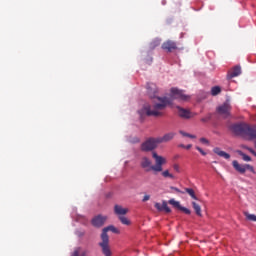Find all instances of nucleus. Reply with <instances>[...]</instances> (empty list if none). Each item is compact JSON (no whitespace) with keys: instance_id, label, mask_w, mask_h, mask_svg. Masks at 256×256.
I'll use <instances>...</instances> for the list:
<instances>
[{"instance_id":"obj_1","label":"nucleus","mask_w":256,"mask_h":256,"mask_svg":"<svg viewBox=\"0 0 256 256\" xmlns=\"http://www.w3.org/2000/svg\"><path fill=\"white\" fill-rule=\"evenodd\" d=\"M148 95L153 98V106L145 105L143 109L138 111L139 115L143 117V115L159 117L162 115L163 109L168 105H171L175 99L177 101H189V95L185 94L183 90H179L178 88H171L170 90V98L167 97H157L155 93H157V86L155 84L147 85Z\"/></svg>"},{"instance_id":"obj_2","label":"nucleus","mask_w":256,"mask_h":256,"mask_svg":"<svg viewBox=\"0 0 256 256\" xmlns=\"http://www.w3.org/2000/svg\"><path fill=\"white\" fill-rule=\"evenodd\" d=\"M152 158L155 161V165L151 162V159L144 156L141 159L140 165L142 169L146 171H155V173H161L163 171V165L167 164V158L160 156L157 152H152Z\"/></svg>"},{"instance_id":"obj_3","label":"nucleus","mask_w":256,"mask_h":256,"mask_svg":"<svg viewBox=\"0 0 256 256\" xmlns=\"http://www.w3.org/2000/svg\"><path fill=\"white\" fill-rule=\"evenodd\" d=\"M108 231H112V233H119V229H117L115 226H108L103 229L99 246L101 247L104 256L112 255L111 247L109 246V236L107 235Z\"/></svg>"},{"instance_id":"obj_4","label":"nucleus","mask_w":256,"mask_h":256,"mask_svg":"<svg viewBox=\"0 0 256 256\" xmlns=\"http://www.w3.org/2000/svg\"><path fill=\"white\" fill-rule=\"evenodd\" d=\"M232 165H233L235 171H237L241 175H245V173H247V171H250V173H253L254 175L256 173L255 168L251 164H239V162L237 160H234L232 162Z\"/></svg>"},{"instance_id":"obj_5","label":"nucleus","mask_w":256,"mask_h":256,"mask_svg":"<svg viewBox=\"0 0 256 256\" xmlns=\"http://www.w3.org/2000/svg\"><path fill=\"white\" fill-rule=\"evenodd\" d=\"M159 142L157 138H149L141 144V151H153V149H157Z\"/></svg>"},{"instance_id":"obj_6","label":"nucleus","mask_w":256,"mask_h":256,"mask_svg":"<svg viewBox=\"0 0 256 256\" xmlns=\"http://www.w3.org/2000/svg\"><path fill=\"white\" fill-rule=\"evenodd\" d=\"M177 110L179 117L182 119H192V117H195L196 115L195 113L191 112V110L185 108L177 107Z\"/></svg>"},{"instance_id":"obj_7","label":"nucleus","mask_w":256,"mask_h":256,"mask_svg":"<svg viewBox=\"0 0 256 256\" xmlns=\"http://www.w3.org/2000/svg\"><path fill=\"white\" fill-rule=\"evenodd\" d=\"M230 111L231 105L229 104V102H226L217 108V112L221 115V117H229Z\"/></svg>"},{"instance_id":"obj_8","label":"nucleus","mask_w":256,"mask_h":256,"mask_svg":"<svg viewBox=\"0 0 256 256\" xmlns=\"http://www.w3.org/2000/svg\"><path fill=\"white\" fill-rule=\"evenodd\" d=\"M106 221H107V216L98 215L92 219V225L94 227H102V225H105Z\"/></svg>"},{"instance_id":"obj_9","label":"nucleus","mask_w":256,"mask_h":256,"mask_svg":"<svg viewBox=\"0 0 256 256\" xmlns=\"http://www.w3.org/2000/svg\"><path fill=\"white\" fill-rule=\"evenodd\" d=\"M173 137H175V132H169L162 137H157L156 139L158 143L161 144V143H167L168 141H171Z\"/></svg>"},{"instance_id":"obj_10","label":"nucleus","mask_w":256,"mask_h":256,"mask_svg":"<svg viewBox=\"0 0 256 256\" xmlns=\"http://www.w3.org/2000/svg\"><path fill=\"white\" fill-rule=\"evenodd\" d=\"M213 153L218 155V157H223V159H231V155H229V153L221 150V148H219V147L214 148Z\"/></svg>"},{"instance_id":"obj_11","label":"nucleus","mask_w":256,"mask_h":256,"mask_svg":"<svg viewBox=\"0 0 256 256\" xmlns=\"http://www.w3.org/2000/svg\"><path fill=\"white\" fill-rule=\"evenodd\" d=\"M114 211H115L116 215H119V217H123V216L127 215V213H129V209L124 208L119 205H116L114 207Z\"/></svg>"},{"instance_id":"obj_12","label":"nucleus","mask_w":256,"mask_h":256,"mask_svg":"<svg viewBox=\"0 0 256 256\" xmlns=\"http://www.w3.org/2000/svg\"><path fill=\"white\" fill-rule=\"evenodd\" d=\"M177 45L175 44V42L172 41H167L162 45V49H164L165 51H173V49H176Z\"/></svg>"},{"instance_id":"obj_13","label":"nucleus","mask_w":256,"mask_h":256,"mask_svg":"<svg viewBox=\"0 0 256 256\" xmlns=\"http://www.w3.org/2000/svg\"><path fill=\"white\" fill-rule=\"evenodd\" d=\"M241 73V67L235 66L229 73L230 79H233V77H239V74Z\"/></svg>"},{"instance_id":"obj_14","label":"nucleus","mask_w":256,"mask_h":256,"mask_svg":"<svg viewBox=\"0 0 256 256\" xmlns=\"http://www.w3.org/2000/svg\"><path fill=\"white\" fill-rule=\"evenodd\" d=\"M192 207H193L196 215H198V217H201V215H202L201 206L199 204H197L196 202H192Z\"/></svg>"},{"instance_id":"obj_15","label":"nucleus","mask_w":256,"mask_h":256,"mask_svg":"<svg viewBox=\"0 0 256 256\" xmlns=\"http://www.w3.org/2000/svg\"><path fill=\"white\" fill-rule=\"evenodd\" d=\"M185 191L186 193H188V195H190L192 199H194L195 201H199V198H197V196L195 195V190L191 188H186Z\"/></svg>"},{"instance_id":"obj_16","label":"nucleus","mask_w":256,"mask_h":256,"mask_svg":"<svg viewBox=\"0 0 256 256\" xmlns=\"http://www.w3.org/2000/svg\"><path fill=\"white\" fill-rule=\"evenodd\" d=\"M168 203L169 205H172V207H175L176 209H181V203L175 199H170Z\"/></svg>"},{"instance_id":"obj_17","label":"nucleus","mask_w":256,"mask_h":256,"mask_svg":"<svg viewBox=\"0 0 256 256\" xmlns=\"http://www.w3.org/2000/svg\"><path fill=\"white\" fill-rule=\"evenodd\" d=\"M179 133H180V135H181L182 137H188V139H197V136H196V135L189 134V133H187V132H185V131H183V130H180Z\"/></svg>"},{"instance_id":"obj_18","label":"nucleus","mask_w":256,"mask_h":256,"mask_svg":"<svg viewBox=\"0 0 256 256\" xmlns=\"http://www.w3.org/2000/svg\"><path fill=\"white\" fill-rule=\"evenodd\" d=\"M244 215H245V217H246V219H247L248 221H254V222H256V215H255V214H251V213H249V212H245Z\"/></svg>"},{"instance_id":"obj_19","label":"nucleus","mask_w":256,"mask_h":256,"mask_svg":"<svg viewBox=\"0 0 256 256\" xmlns=\"http://www.w3.org/2000/svg\"><path fill=\"white\" fill-rule=\"evenodd\" d=\"M122 225H131V220L125 216H119Z\"/></svg>"},{"instance_id":"obj_20","label":"nucleus","mask_w":256,"mask_h":256,"mask_svg":"<svg viewBox=\"0 0 256 256\" xmlns=\"http://www.w3.org/2000/svg\"><path fill=\"white\" fill-rule=\"evenodd\" d=\"M219 93H221V87L219 86L212 87L211 95L215 96V95H219Z\"/></svg>"},{"instance_id":"obj_21","label":"nucleus","mask_w":256,"mask_h":256,"mask_svg":"<svg viewBox=\"0 0 256 256\" xmlns=\"http://www.w3.org/2000/svg\"><path fill=\"white\" fill-rule=\"evenodd\" d=\"M237 153H238L239 155H241V157L243 158V161H247V162L251 161V157L248 156V155H246V154L243 153L242 151L238 150Z\"/></svg>"},{"instance_id":"obj_22","label":"nucleus","mask_w":256,"mask_h":256,"mask_svg":"<svg viewBox=\"0 0 256 256\" xmlns=\"http://www.w3.org/2000/svg\"><path fill=\"white\" fill-rule=\"evenodd\" d=\"M162 177H168L169 179H175V176L169 172V170H165L162 172Z\"/></svg>"},{"instance_id":"obj_23","label":"nucleus","mask_w":256,"mask_h":256,"mask_svg":"<svg viewBox=\"0 0 256 256\" xmlns=\"http://www.w3.org/2000/svg\"><path fill=\"white\" fill-rule=\"evenodd\" d=\"M200 143L202 145H205L206 147H209V145H210V142L207 138H200Z\"/></svg>"},{"instance_id":"obj_24","label":"nucleus","mask_w":256,"mask_h":256,"mask_svg":"<svg viewBox=\"0 0 256 256\" xmlns=\"http://www.w3.org/2000/svg\"><path fill=\"white\" fill-rule=\"evenodd\" d=\"M163 211H165L166 213H171V208H169V206L167 205V202H163Z\"/></svg>"},{"instance_id":"obj_25","label":"nucleus","mask_w":256,"mask_h":256,"mask_svg":"<svg viewBox=\"0 0 256 256\" xmlns=\"http://www.w3.org/2000/svg\"><path fill=\"white\" fill-rule=\"evenodd\" d=\"M179 210L183 211V213H185L186 215H191V210H189V208L181 206Z\"/></svg>"},{"instance_id":"obj_26","label":"nucleus","mask_w":256,"mask_h":256,"mask_svg":"<svg viewBox=\"0 0 256 256\" xmlns=\"http://www.w3.org/2000/svg\"><path fill=\"white\" fill-rule=\"evenodd\" d=\"M173 169L176 173H181V166H179V164H174Z\"/></svg>"},{"instance_id":"obj_27","label":"nucleus","mask_w":256,"mask_h":256,"mask_svg":"<svg viewBox=\"0 0 256 256\" xmlns=\"http://www.w3.org/2000/svg\"><path fill=\"white\" fill-rule=\"evenodd\" d=\"M155 208L158 210V211H163V203H156L155 204Z\"/></svg>"},{"instance_id":"obj_28","label":"nucleus","mask_w":256,"mask_h":256,"mask_svg":"<svg viewBox=\"0 0 256 256\" xmlns=\"http://www.w3.org/2000/svg\"><path fill=\"white\" fill-rule=\"evenodd\" d=\"M196 150L199 151V153H201V155H203L204 157H205V155H207V152L202 150L201 147H199V146H196Z\"/></svg>"},{"instance_id":"obj_29","label":"nucleus","mask_w":256,"mask_h":256,"mask_svg":"<svg viewBox=\"0 0 256 256\" xmlns=\"http://www.w3.org/2000/svg\"><path fill=\"white\" fill-rule=\"evenodd\" d=\"M180 147H181L182 149H187V150H189V149H191V147H193V146H192L191 144H188V145L181 144Z\"/></svg>"},{"instance_id":"obj_30","label":"nucleus","mask_w":256,"mask_h":256,"mask_svg":"<svg viewBox=\"0 0 256 256\" xmlns=\"http://www.w3.org/2000/svg\"><path fill=\"white\" fill-rule=\"evenodd\" d=\"M79 253H81V248H76L72 254V256H79Z\"/></svg>"},{"instance_id":"obj_31","label":"nucleus","mask_w":256,"mask_h":256,"mask_svg":"<svg viewBox=\"0 0 256 256\" xmlns=\"http://www.w3.org/2000/svg\"><path fill=\"white\" fill-rule=\"evenodd\" d=\"M151 199V196L146 194L144 197H143V201H149Z\"/></svg>"},{"instance_id":"obj_32","label":"nucleus","mask_w":256,"mask_h":256,"mask_svg":"<svg viewBox=\"0 0 256 256\" xmlns=\"http://www.w3.org/2000/svg\"><path fill=\"white\" fill-rule=\"evenodd\" d=\"M173 191H176L177 193H181V191L178 188L172 187Z\"/></svg>"},{"instance_id":"obj_33","label":"nucleus","mask_w":256,"mask_h":256,"mask_svg":"<svg viewBox=\"0 0 256 256\" xmlns=\"http://www.w3.org/2000/svg\"><path fill=\"white\" fill-rule=\"evenodd\" d=\"M251 153L254 157H256V152L254 150H251Z\"/></svg>"},{"instance_id":"obj_34","label":"nucleus","mask_w":256,"mask_h":256,"mask_svg":"<svg viewBox=\"0 0 256 256\" xmlns=\"http://www.w3.org/2000/svg\"><path fill=\"white\" fill-rule=\"evenodd\" d=\"M159 43H160V41H159V40H157V41H156V45H159Z\"/></svg>"},{"instance_id":"obj_35","label":"nucleus","mask_w":256,"mask_h":256,"mask_svg":"<svg viewBox=\"0 0 256 256\" xmlns=\"http://www.w3.org/2000/svg\"><path fill=\"white\" fill-rule=\"evenodd\" d=\"M162 3H163V5H165V1H163Z\"/></svg>"}]
</instances>
